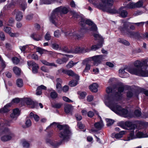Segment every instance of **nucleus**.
Segmentation results:
<instances>
[{
    "label": "nucleus",
    "instance_id": "f257e3e1",
    "mask_svg": "<svg viewBox=\"0 0 148 148\" xmlns=\"http://www.w3.org/2000/svg\"><path fill=\"white\" fill-rule=\"evenodd\" d=\"M118 87V92L108 95L106 105L116 113L125 116L128 113L127 110L122 109L120 106L117 104V102L121 99L122 95L121 93L123 91L125 87L123 84L121 83Z\"/></svg>",
    "mask_w": 148,
    "mask_h": 148
},
{
    "label": "nucleus",
    "instance_id": "f03ea898",
    "mask_svg": "<svg viewBox=\"0 0 148 148\" xmlns=\"http://www.w3.org/2000/svg\"><path fill=\"white\" fill-rule=\"evenodd\" d=\"M57 127L60 130L59 136L63 140L59 142H56L53 139L49 138H47L46 140L47 143L54 147H57L61 145L63 140H67L69 138V135L70 133L69 127L67 125H58Z\"/></svg>",
    "mask_w": 148,
    "mask_h": 148
},
{
    "label": "nucleus",
    "instance_id": "7ed1b4c3",
    "mask_svg": "<svg viewBox=\"0 0 148 148\" xmlns=\"http://www.w3.org/2000/svg\"><path fill=\"white\" fill-rule=\"evenodd\" d=\"M134 67H129L128 72L132 74L143 77H148V70L145 68L147 66L146 61H136L134 62Z\"/></svg>",
    "mask_w": 148,
    "mask_h": 148
},
{
    "label": "nucleus",
    "instance_id": "20e7f679",
    "mask_svg": "<svg viewBox=\"0 0 148 148\" xmlns=\"http://www.w3.org/2000/svg\"><path fill=\"white\" fill-rule=\"evenodd\" d=\"M112 0H102L97 1L92 3L96 8L102 10L103 11L110 13H115L117 11L114 9H111L113 4Z\"/></svg>",
    "mask_w": 148,
    "mask_h": 148
},
{
    "label": "nucleus",
    "instance_id": "39448f33",
    "mask_svg": "<svg viewBox=\"0 0 148 148\" xmlns=\"http://www.w3.org/2000/svg\"><path fill=\"white\" fill-rule=\"evenodd\" d=\"M68 12V9L65 7L60 6L56 8L53 11L50 17V22L56 26L59 14L61 15L62 14H66Z\"/></svg>",
    "mask_w": 148,
    "mask_h": 148
},
{
    "label": "nucleus",
    "instance_id": "423d86ee",
    "mask_svg": "<svg viewBox=\"0 0 148 148\" xmlns=\"http://www.w3.org/2000/svg\"><path fill=\"white\" fill-rule=\"evenodd\" d=\"M130 23L123 22V27H120L119 29L122 33H124L126 31V34L127 36L133 38H139L141 37L140 34L138 32L131 31L128 29Z\"/></svg>",
    "mask_w": 148,
    "mask_h": 148
},
{
    "label": "nucleus",
    "instance_id": "0eeeda50",
    "mask_svg": "<svg viewBox=\"0 0 148 148\" xmlns=\"http://www.w3.org/2000/svg\"><path fill=\"white\" fill-rule=\"evenodd\" d=\"M62 32L64 33L65 36L69 39H79L81 38V36L79 35L77 32L74 30L71 31L70 32H66L64 30H62Z\"/></svg>",
    "mask_w": 148,
    "mask_h": 148
},
{
    "label": "nucleus",
    "instance_id": "6e6552de",
    "mask_svg": "<svg viewBox=\"0 0 148 148\" xmlns=\"http://www.w3.org/2000/svg\"><path fill=\"white\" fill-rule=\"evenodd\" d=\"M5 134L3 135L1 137V140L3 142H6L11 139L14 136L13 134L8 129H6L4 131Z\"/></svg>",
    "mask_w": 148,
    "mask_h": 148
},
{
    "label": "nucleus",
    "instance_id": "1a4fd4ad",
    "mask_svg": "<svg viewBox=\"0 0 148 148\" xmlns=\"http://www.w3.org/2000/svg\"><path fill=\"white\" fill-rule=\"evenodd\" d=\"M105 55H97L93 56L91 58L94 62V65L96 66L101 63V61L104 59Z\"/></svg>",
    "mask_w": 148,
    "mask_h": 148
},
{
    "label": "nucleus",
    "instance_id": "9d476101",
    "mask_svg": "<svg viewBox=\"0 0 148 148\" xmlns=\"http://www.w3.org/2000/svg\"><path fill=\"white\" fill-rule=\"evenodd\" d=\"M23 102L25 103L27 105L30 106L31 108H34L35 107L36 104L31 99L27 98H25L21 99Z\"/></svg>",
    "mask_w": 148,
    "mask_h": 148
},
{
    "label": "nucleus",
    "instance_id": "9b49d317",
    "mask_svg": "<svg viewBox=\"0 0 148 148\" xmlns=\"http://www.w3.org/2000/svg\"><path fill=\"white\" fill-rule=\"evenodd\" d=\"M27 64L29 67L31 66H32V72L33 73H37L38 69V66L37 64L31 61H27Z\"/></svg>",
    "mask_w": 148,
    "mask_h": 148
},
{
    "label": "nucleus",
    "instance_id": "f8f14e48",
    "mask_svg": "<svg viewBox=\"0 0 148 148\" xmlns=\"http://www.w3.org/2000/svg\"><path fill=\"white\" fill-rule=\"evenodd\" d=\"M119 125L122 128L125 129H127V127L134 129L136 126V125L133 124L132 122L129 121H126L124 123H121Z\"/></svg>",
    "mask_w": 148,
    "mask_h": 148
},
{
    "label": "nucleus",
    "instance_id": "ddd939ff",
    "mask_svg": "<svg viewBox=\"0 0 148 148\" xmlns=\"http://www.w3.org/2000/svg\"><path fill=\"white\" fill-rule=\"evenodd\" d=\"M128 68H122L119 70V75L121 77L125 78L129 76V74L125 71H128L127 69Z\"/></svg>",
    "mask_w": 148,
    "mask_h": 148
},
{
    "label": "nucleus",
    "instance_id": "4468645a",
    "mask_svg": "<svg viewBox=\"0 0 148 148\" xmlns=\"http://www.w3.org/2000/svg\"><path fill=\"white\" fill-rule=\"evenodd\" d=\"M57 83L56 85V88L58 92H61L62 90V88L61 84L62 82V80L59 78H58L56 79Z\"/></svg>",
    "mask_w": 148,
    "mask_h": 148
},
{
    "label": "nucleus",
    "instance_id": "2eb2a0df",
    "mask_svg": "<svg viewBox=\"0 0 148 148\" xmlns=\"http://www.w3.org/2000/svg\"><path fill=\"white\" fill-rule=\"evenodd\" d=\"M12 105V103H9L7 104L4 107L0 109V113H5L8 112L10 111L9 109Z\"/></svg>",
    "mask_w": 148,
    "mask_h": 148
},
{
    "label": "nucleus",
    "instance_id": "dca6fc26",
    "mask_svg": "<svg viewBox=\"0 0 148 148\" xmlns=\"http://www.w3.org/2000/svg\"><path fill=\"white\" fill-rule=\"evenodd\" d=\"M68 60V57H64L62 58H58L56 60V62L58 64H61L66 63Z\"/></svg>",
    "mask_w": 148,
    "mask_h": 148
},
{
    "label": "nucleus",
    "instance_id": "f3484780",
    "mask_svg": "<svg viewBox=\"0 0 148 148\" xmlns=\"http://www.w3.org/2000/svg\"><path fill=\"white\" fill-rule=\"evenodd\" d=\"M98 116L100 118V121L99 122L95 123L94 125L96 128L99 130H100L103 127L104 125L103 123V121L101 120V118L99 116Z\"/></svg>",
    "mask_w": 148,
    "mask_h": 148
},
{
    "label": "nucleus",
    "instance_id": "a211bd4d",
    "mask_svg": "<svg viewBox=\"0 0 148 148\" xmlns=\"http://www.w3.org/2000/svg\"><path fill=\"white\" fill-rule=\"evenodd\" d=\"M98 85L97 84L94 83L89 86V88L92 92H95L98 91Z\"/></svg>",
    "mask_w": 148,
    "mask_h": 148
},
{
    "label": "nucleus",
    "instance_id": "6ab92c4d",
    "mask_svg": "<svg viewBox=\"0 0 148 148\" xmlns=\"http://www.w3.org/2000/svg\"><path fill=\"white\" fill-rule=\"evenodd\" d=\"M102 43H99V44H98L97 45H92L91 47V49H87L86 50V52H89L90 51V50H93V51H96L98 49L101 47L102 46Z\"/></svg>",
    "mask_w": 148,
    "mask_h": 148
},
{
    "label": "nucleus",
    "instance_id": "aec40b11",
    "mask_svg": "<svg viewBox=\"0 0 148 148\" xmlns=\"http://www.w3.org/2000/svg\"><path fill=\"white\" fill-rule=\"evenodd\" d=\"M19 114V112L18 108H16L14 110L12 113L10 115L11 118L14 119L16 118Z\"/></svg>",
    "mask_w": 148,
    "mask_h": 148
},
{
    "label": "nucleus",
    "instance_id": "412c9836",
    "mask_svg": "<svg viewBox=\"0 0 148 148\" xmlns=\"http://www.w3.org/2000/svg\"><path fill=\"white\" fill-rule=\"evenodd\" d=\"M67 74L70 76L74 77L75 79L77 80L79 79V76L75 74L73 71L71 70H68Z\"/></svg>",
    "mask_w": 148,
    "mask_h": 148
},
{
    "label": "nucleus",
    "instance_id": "4be33fe9",
    "mask_svg": "<svg viewBox=\"0 0 148 148\" xmlns=\"http://www.w3.org/2000/svg\"><path fill=\"white\" fill-rule=\"evenodd\" d=\"M136 138H141L148 137V135L147 134H144L143 133L141 132H138L136 133Z\"/></svg>",
    "mask_w": 148,
    "mask_h": 148
},
{
    "label": "nucleus",
    "instance_id": "5701e85b",
    "mask_svg": "<svg viewBox=\"0 0 148 148\" xmlns=\"http://www.w3.org/2000/svg\"><path fill=\"white\" fill-rule=\"evenodd\" d=\"M4 30L6 33L8 34L11 37H14L15 36L14 34L11 33V28L8 27H4Z\"/></svg>",
    "mask_w": 148,
    "mask_h": 148
},
{
    "label": "nucleus",
    "instance_id": "b1692460",
    "mask_svg": "<svg viewBox=\"0 0 148 148\" xmlns=\"http://www.w3.org/2000/svg\"><path fill=\"white\" fill-rule=\"evenodd\" d=\"M73 109V107L70 105H66L64 107V110L65 112L68 113L71 112Z\"/></svg>",
    "mask_w": 148,
    "mask_h": 148
},
{
    "label": "nucleus",
    "instance_id": "393cba45",
    "mask_svg": "<svg viewBox=\"0 0 148 148\" xmlns=\"http://www.w3.org/2000/svg\"><path fill=\"white\" fill-rule=\"evenodd\" d=\"M30 37L34 40L38 41L41 39V37L36 33H33L31 35Z\"/></svg>",
    "mask_w": 148,
    "mask_h": 148
},
{
    "label": "nucleus",
    "instance_id": "a878e982",
    "mask_svg": "<svg viewBox=\"0 0 148 148\" xmlns=\"http://www.w3.org/2000/svg\"><path fill=\"white\" fill-rule=\"evenodd\" d=\"M136 138V135H134V131H131L129 134V136L128 137L127 139L125 141H129L131 140Z\"/></svg>",
    "mask_w": 148,
    "mask_h": 148
},
{
    "label": "nucleus",
    "instance_id": "bb28decb",
    "mask_svg": "<svg viewBox=\"0 0 148 148\" xmlns=\"http://www.w3.org/2000/svg\"><path fill=\"white\" fill-rule=\"evenodd\" d=\"M29 116L31 119L33 118L36 122H38L39 120V117L37 114H34L32 112L30 113Z\"/></svg>",
    "mask_w": 148,
    "mask_h": 148
},
{
    "label": "nucleus",
    "instance_id": "cd10ccee",
    "mask_svg": "<svg viewBox=\"0 0 148 148\" xmlns=\"http://www.w3.org/2000/svg\"><path fill=\"white\" fill-rule=\"evenodd\" d=\"M42 63L44 64L51 66H54L57 67V65L56 64L54 63H49L45 60H42L41 61Z\"/></svg>",
    "mask_w": 148,
    "mask_h": 148
},
{
    "label": "nucleus",
    "instance_id": "c85d7f7f",
    "mask_svg": "<svg viewBox=\"0 0 148 148\" xmlns=\"http://www.w3.org/2000/svg\"><path fill=\"white\" fill-rule=\"evenodd\" d=\"M94 36L95 40H99L100 43H102L103 39L99 34H95L94 35Z\"/></svg>",
    "mask_w": 148,
    "mask_h": 148
},
{
    "label": "nucleus",
    "instance_id": "c756f323",
    "mask_svg": "<svg viewBox=\"0 0 148 148\" xmlns=\"http://www.w3.org/2000/svg\"><path fill=\"white\" fill-rule=\"evenodd\" d=\"M125 131H120L119 133L115 134V137L116 139H119L122 138L123 135L125 134Z\"/></svg>",
    "mask_w": 148,
    "mask_h": 148
},
{
    "label": "nucleus",
    "instance_id": "7c9ffc66",
    "mask_svg": "<svg viewBox=\"0 0 148 148\" xmlns=\"http://www.w3.org/2000/svg\"><path fill=\"white\" fill-rule=\"evenodd\" d=\"M22 13L20 11L18 12L16 14V18L17 21H20L23 18Z\"/></svg>",
    "mask_w": 148,
    "mask_h": 148
},
{
    "label": "nucleus",
    "instance_id": "2f4dec72",
    "mask_svg": "<svg viewBox=\"0 0 148 148\" xmlns=\"http://www.w3.org/2000/svg\"><path fill=\"white\" fill-rule=\"evenodd\" d=\"M79 80H73L70 81L69 84V85L71 87H73L76 86L78 84V82Z\"/></svg>",
    "mask_w": 148,
    "mask_h": 148
},
{
    "label": "nucleus",
    "instance_id": "473e14b6",
    "mask_svg": "<svg viewBox=\"0 0 148 148\" xmlns=\"http://www.w3.org/2000/svg\"><path fill=\"white\" fill-rule=\"evenodd\" d=\"M79 25L83 28L86 29L84 28L86 25L85 19L82 18H81L80 21L79 22Z\"/></svg>",
    "mask_w": 148,
    "mask_h": 148
},
{
    "label": "nucleus",
    "instance_id": "72a5a7b5",
    "mask_svg": "<svg viewBox=\"0 0 148 148\" xmlns=\"http://www.w3.org/2000/svg\"><path fill=\"white\" fill-rule=\"evenodd\" d=\"M77 62H74L72 60L70 61L66 65V67L68 69L71 68L74 65L76 64Z\"/></svg>",
    "mask_w": 148,
    "mask_h": 148
},
{
    "label": "nucleus",
    "instance_id": "f704fd0d",
    "mask_svg": "<svg viewBox=\"0 0 148 148\" xmlns=\"http://www.w3.org/2000/svg\"><path fill=\"white\" fill-rule=\"evenodd\" d=\"M118 42L126 45H128L130 44V43L128 41L122 39H119Z\"/></svg>",
    "mask_w": 148,
    "mask_h": 148
},
{
    "label": "nucleus",
    "instance_id": "c9c22d12",
    "mask_svg": "<svg viewBox=\"0 0 148 148\" xmlns=\"http://www.w3.org/2000/svg\"><path fill=\"white\" fill-rule=\"evenodd\" d=\"M32 124L31 121L30 119H28L25 122V125H23L22 127L24 128L28 127L30 126Z\"/></svg>",
    "mask_w": 148,
    "mask_h": 148
},
{
    "label": "nucleus",
    "instance_id": "e433bc0d",
    "mask_svg": "<svg viewBox=\"0 0 148 148\" xmlns=\"http://www.w3.org/2000/svg\"><path fill=\"white\" fill-rule=\"evenodd\" d=\"M13 71L14 73L16 75H19L21 73V70L18 67L15 66L13 67Z\"/></svg>",
    "mask_w": 148,
    "mask_h": 148
},
{
    "label": "nucleus",
    "instance_id": "4c0bfd02",
    "mask_svg": "<svg viewBox=\"0 0 148 148\" xmlns=\"http://www.w3.org/2000/svg\"><path fill=\"white\" fill-rule=\"evenodd\" d=\"M17 86L19 87H21L23 86V80L21 79H17L16 82Z\"/></svg>",
    "mask_w": 148,
    "mask_h": 148
},
{
    "label": "nucleus",
    "instance_id": "58836bf2",
    "mask_svg": "<svg viewBox=\"0 0 148 148\" xmlns=\"http://www.w3.org/2000/svg\"><path fill=\"white\" fill-rule=\"evenodd\" d=\"M125 7L127 8H136L135 3L131 2L127 5Z\"/></svg>",
    "mask_w": 148,
    "mask_h": 148
},
{
    "label": "nucleus",
    "instance_id": "ea45409f",
    "mask_svg": "<svg viewBox=\"0 0 148 148\" xmlns=\"http://www.w3.org/2000/svg\"><path fill=\"white\" fill-rule=\"evenodd\" d=\"M51 97L53 99L56 98L58 97V94L55 90H53L50 93Z\"/></svg>",
    "mask_w": 148,
    "mask_h": 148
},
{
    "label": "nucleus",
    "instance_id": "a19ab883",
    "mask_svg": "<svg viewBox=\"0 0 148 148\" xmlns=\"http://www.w3.org/2000/svg\"><path fill=\"white\" fill-rule=\"evenodd\" d=\"M141 111L138 110H136L134 112V117H139L141 115Z\"/></svg>",
    "mask_w": 148,
    "mask_h": 148
},
{
    "label": "nucleus",
    "instance_id": "79ce46f5",
    "mask_svg": "<svg viewBox=\"0 0 148 148\" xmlns=\"http://www.w3.org/2000/svg\"><path fill=\"white\" fill-rule=\"evenodd\" d=\"M72 49H69L67 47H64L61 49V50L62 51L67 53H72V52H73L72 51Z\"/></svg>",
    "mask_w": 148,
    "mask_h": 148
},
{
    "label": "nucleus",
    "instance_id": "37998d69",
    "mask_svg": "<svg viewBox=\"0 0 148 148\" xmlns=\"http://www.w3.org/2000/svg\"><path fill=\"white\" fill-rule=\"evenodd\" d=\"M82 51V49L81 47H78L76 48L74 50L72 49V51L73 52H72V53H77L80 52Z\"/></svg>",
    "mask_w": 148,
    "mask_h": 148
},
{
    "label": "nucleus",
    "instance_id": "c03bdc74",
    "mask_svg": "<svg viewBox=\"0 0 148 148\" xmlns=\"http://www.w3.org/2000/svg\"><path fill=\"white\" fill-rule=\"evenodd\" d=\"M134 95V92L133 90L129 91L127 92V96L128 98L132 97Z\"/></svg>",
    "mask_w": 148,
    "mask_h": 148
},
{
    "label": "nucleus",
    "instance_id": "a18cd8bd",
    "mask_svg": "<svg viewBox=\"0 0 148 148\" xmlns=\"http://www.w3.org/2000/svg\"><path fill=\"white\" fill-rule=\"evenodd\" d=\"M51 38V36L50 33L49 32H47L45 36V39L47 41H49Z\"/></svg>",
    "mask_w": 148,
    "mask_h": 148
},
{
    "label": "nucleus",
    "instance_id": "49530a36",
    "mask_svg": "<svg viewBox=\"0 0 148 148\" xmlns=\"http://www.w3.org/2000/svg\"><path fill=\"white\" fill-rule=\"evenodd\" d=\"M12 60L14 64H17L19 62V59L16 57L13 58Z\"/></svg>",
    "mask_w": 148,
    "mask_h": 148
},
{
    "label": "nucleus",
    "instance_id": "de8ad7c7",
    "mask_svg": "<svg viewBox=\"0 0 148 148\" xmlns=\"http://www.w3.org/2000/svg\"><path fill=\"white\" fill-rule=\"evenodd\" d=\"M127 12L126 11L123 10L121 11L120 15L122 17L125 18L127 16Z\"/></svg>",
    "mask_w": 148,
    "mask_h": 148
},
{
    "label": "nucleus",
    "instance_id": "09e8293b",
    "mask_svg": "<svg viewBox=\"0 0 148 148\" xmlns=\"http://www.w3.org/2000/svg\"><path fill=\"white\" fill-rule=\"evenodd\" d=\"M91 27L90 28V30L93 31H96L97 30V27L96 25L94 24L93 23L91 25Z\"/></svg>",
    "mask_w": 148,
    "mask_h": 148
},
{
    "label": "nucleus",
    "instance_id": "8fccbe9b",
    "mask_svg": "<svg viewBox=\"0 0 148 148\" xmlns=\"http://www.w3.org/2000/svg\"><path fill=\"white\" fill-rule=\"evenodd\" d=\"M43 3L49 4L55 2V0H43Z\"/></svg>",
    "mask_w": 148,
    "mask_h": 148
},
{
    "label": "nucleus",
    "instance_id": "3c124183",
    "mask_svg": "<svg viewBox=\"0 0 148 148\" xmlns=\"http://www.w3.org/2000/svg\"><path fill=\"white\" fill-rule=\"evenodd\" d=\"M52 47L55 50H58V49L60 48L59 45L56 43H53L52 44Z\"/></svg>",
    "mask_w": 148,
    "mask_h": 148
},
{
    "label": "nucleus",
    "instance_id": "603ef678",
    "mask_svg": "<svg viewBox=\"0 0 148 148\" xmlns=\"http://www.w3.org/2000/svg\"><path fill=\"white\" fill-rule=\"evenodd\" d=\"M90 67V65L88 63L86 64L85 68L84 71V72H86L89 71Z\"/></svg>",
    "mask_w": 148,
    "mask_h": 148
},
{
    "label": "nucleus",
    "instance_id": "864d4df0",
    "mask_svg": "<svg viewBox=\"0 0 148 148\" xmlns=\"http://www.w3.org/2000/svg\"><path fill=\"white\" fill-rule=\"evenodd\" d=\"M135 3L136 8H139L143 5V2L142 1H139L137 3Z\"/></svg>",
    "mask_w": 148,
    "mask_h": 148
},
{
    "label": "nucleus",
    "instance_id": "5fc2aeb1",
    "mask_svg": "<svg viewBox=\"0 0 148 148\" xmlns=\"http://www.w3.org/2000/svg\"><path fill=\"white\" fill-rule=\"evenodd\" d=\"M107 125L109 126L112 125L114 122V120L110 119H107Z\"/></svg>",
    "mask_w": 148,
    "mask_h": 148
},
{
    "label": "nucleus",
    "instance_id": "6e6d98bb",
    "mask_svg": "<svg viewBox=\"0 0 148 148\" xmlns=\"http://www.w3.org/2000/svg\"><path fill=\"white\" fill-rule=\"evenodd\" d=\"M60 36V34L58 30L55 31L54 32V36L56 38H58Z\"/></svg>",
    "mask_w": 148,
    "mask_h": 148
},
{
    "label": "nucleus",
    "instance_id": "4d7b16f0",
    "mask_svg": "<svg viewBox=\"0 0 148 148\" xmlns=\"http://www.w3.org/2000/svg\"><path fill=\"white\" fill-rule=\"evenodd\" d=\"M20 101V99L19 98H15L13 99L11 102V103H12V104L13 103H18Z\"/></svg>",
    "mask_w": 148,
    "mask_h": 148
},
{
    "label": "nucleus",
    "instance_id": "13d9d810",
    "mask_svg": "<svg viewBox=\"0 0 148 148\" xmlns=\"http://www.w3.org/2000/svg\"><path fill=\"white\" fill-rule=\"evenodd\" d=\"M27 45L23 46H20L19 48L22 52L25 53V49L27 47Z\"/></svg>",
    "mask_w": 148,
    "mask_h": 148
},
{
    "label": "nucleus",
    "instance_id": "bf43d9fd",
    "mask_svg": "<svg viewBox=\"0 0 148 148\" xmlns=\"http://www.w3.org/2000/svg\"><path fill=\"white\" fill-rule=\"evenodd\" d=\"M145 23V22H140L139 23H132L131 24H134L138 26L139 27H142Z\"/></svg>",
    "mask_w": 148,
    "mask_h": 148
},
{
    "label": "nucleus",
    "instance_id": "052dcab7",
    "mask_svg": "<svg viewBox=\"0 0 148 148\" xmlns=\"http://www.w3.org/2000/svg\"><path fill=\"white\" fill-rule=\"evenodd\" d=\"M37 51L42 55L43 53L45 51V50L42 49L41 48L38 47L37 49Z\"/></svg>",
    "mask_w": 148,
    "mask_h": 148
},
{
    "label": "nucleus",
    "instance_id": "680f3d73",
    "mask_svg": "<svg viewBox=\"0 0 148 148\" xmlns=\"http://www.w3.org/2000/svg\"><path fill=\"white\" fill-rule=\"evenodd\" d=\"M78 94L82 97H84L86 95V93L85 92H78Z\"/></svg>",
    "mask_w": 148,
    "mask_h": 148
},
{
    "label": "nucleus",
    "instance_id": "e2e57ef3",
    "mask_svg": "<svg viewBox=\"0 0 148 148\" xmlns=\"http://www.w3.org/2000/svg\"><path fill=\"white\" fill-rule=\"evenodd\" d=\"M106 91L108 94L111 93L112 92V89L111 87L109 86L107 87L106 89Z\"/></svg>",
    "mask_w": 148,
    "mask_h": 148
},
{
    "label": "nucleus",
    "instance_id": "0e129e2a",
    "mask_svg": "<svg viewBox=\"0 0 148 148\" xmlns=\"http://www.w3.org/2000/svg\"><path fill=\"white\" fill-rule=\"evenodd\" d=\"M71 14L75 18H77L79 16V15L74 11H71Z\"/></svg>",
    "mask_w": 148,
    "mask_h": 148
},
{
    "label": "nucleus",
    "instance_id": "69168bd1",
    "mask_svg": "<svg viewBox=\"0 0 148 148\" xmlns=\"http://www.w3.org/2000/svg\"><path fill=\"white\" fill-rule=\"evenodd\" d=\"M62 105V104L61 103H56L54 104L53 107L56 108H60Z\"/></svg>",
    "mask_w": 148,
    "mask_h": 148
},
{
    "label": "nucleus",
    "instance_id": "338daca9",
    "mask_svg": "<svg viewBox=\"0 0 148 148\" xmlns=\"http://www.w3.org/2000/svg\"><path fill=\"white\" fill-rule=\"evenodd\" d=\"M32 58L35 60H38V56L36 54H33L31 56Z\"/></svg>",
    "mask_w": 148,
    "mask_h": 148
},
{
    "label": "nucleus",
    "instance_id": "774afa93",
    "mask_svg": "<svg viewBox=\"0 0 148 148\" xmlns=\"http://www.w3.org/2000/svg\"><path fill=\"white\" fill-rule=\"evenodd\" d=\"M93 99V96L92 95H89L87 97V100L89 102L91 101Z\"/></svg>",
    "mask_w": 148,
    "mask_h": 148
}]
</instances>
